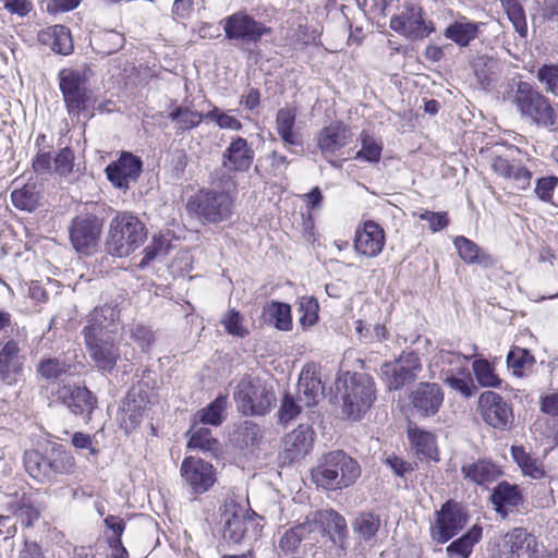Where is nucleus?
<instances>
[{
  "label": "nucleus",
  "instance_id": "obj_40",
  "mask_svg": "<svg viewBox=\"0 0 558 558\" xmlns=\"http://www.w3.org/2000/svg\"><path fill=\"white\" fill-rule=\"evenodd\" d=\"M474 74L482 87H489L499 76V64L497 60L481 56L473 62Z\"/></svg>",
  "mask_w": 558,
  "mask_h": 558
},
{
  "label": "nucleus",
  "instance_id": "obj_39",
  "mask_svg": "<svg viewBox=\"0 0 558 558\" xmlns=\"http://www.w3.org/2000/svg\"><path fill=\"white\" fill-rule=\"evenodd\" d=\"M51 482L59 475L71 474L75 470V461L71 453L61 448H52L48 453Z\"/></svg>",
  "mask_w": 558,
  "mask_h": 558
},
{
  "label": "nucleus",
  "instance_id": "obj_16",
  "mask_svg": "<svg viewBox=\"0 0 558 558\" xmlns=\"http://www.w3.org/2000/svg\"><path fill=\"white\" fill-rule=\"evenodd\" d=\"M478 411L489 426L504 430L510 427L513 413L510 404L495 391H484L478 398Z\"/></svg>",
  "mask_w": 558,
  "mask_h": 558
},
{
  "label": "nucleus",
  "instance_id": "obj_47",
  "mask_svg": "<svg viewBox=\"0 0 558 558\" xmlns=\"http://www.w3.org/2000/svg\"><path fill=\"white\" fill-rule=\"evenodd\" d=\"M269 322L279 330L288 331L292 328L291 307L286 303L272 302L266 307Z\"/></svg>",
  "mask_w": 558,
  "mask_h": 558
},
{
  "label": "nucleus",
  "instance_id": "obj_35",
  "mask_svg": "<svg viewBox=\"0 0 558 558\" xmlns=\"http://www.w3.org/2000/svg\"><path fill=\"white\" fill-rule=\"evenodd\" d=\"M24 466L29 476L37 482H51L48 454L34 450L27 451L24 454Z\"/></svg>",
  "mask_w": 558,
  "mask_h": 558
},
{
  "label": "nucleus",
  "instance_id": "obj_25",
  "mask_svg": "<svg viewBox=\"0 0 558 558\" xmlns=\"http://www.w3.org/2000/svg\"><path fill=\"white\" fill-rule=\"evenodd\" d=\"M58 399L75 415H86L89 417L97 405L96 398L86 387L63 386L58 391Z\"/></svg>",
  "mask_w": 558,
  "mask_h": 558
},
{
  "label": "nucleus",
  "instance_id": "obj_42",
  "mask_svg": "<svg viewBox=\"0 0 558 558\" xmlns=\"http://www.w3.org/2000/svg\"><path fill=\"white\" fill-rule=\"evenodd\" d=\"M190 449H198L217 457L221 452L220 442L211 436L208 428L201 427L192 432L187 442Z\"/></svg>",
  "mask_w": 558,
  "mask_h": 558
},
{
  "label": "nucleus",
  "instance_id": "obj_10",
  "mask_svg": "<svg viewBox=\"0 0 558 558\" xmlns=\"http://www.w3.org/2000/svg\"><path fill=\"white\" fill-rule=\"evenodd\" d=\"M234 400L244 415H263L271 409L276 398L262 379L248 377L238 384Z\"/></svg>",
  "mask_w": 558,
  "mask_h": 558
},
{
  "label": "nucleus",
  "instance_id": "obj_17",
  "mask_svg": "<svg viewBox=\"0 0 558 558\" xmlns=\"http://www.w3.org/2000/svg\"><path fill=\"white\" fill-rule=\"evenodd\" d=\"M538 544L525 529L515 527L507 532L499 547V558H535Z\"/></svg>",
  "mask_w": 558,
  "mask_h": 558
},
{
  "label": "nucleus",
  "instance_id": "obj_62",
  "mask_svg": "<svg viewBox=\"0 0 558 558\" xmlns=\"http://www.w3.org/2000/svg\"><path fill=\"white\" fill-rule=\"evenodd\" d=\"M417 216L421 220L428 222V227L433 232H438L449 225L447 214L444 211L434 213L429 210H424L417 214Z\"/></svg>",
  "mask_w": 558,
  "mask_h": 558
},
{
  "label": "nucleus",
  "instance_id": "obj_46",
  "mask_svg": "<svg viewBox=\"0 0 558 558\" xmlns=\"http://www.w3.org/2000/svg\"><path fill=\"white\" fill-rule=\"evenodd\" d=\"M534 363V356L527 350L519 347H513L507 355V365L517 377H522Z\"/></svg>",
  "mask_w": 558,
  "mask_h": 558
},
{
  "label": "nucleus",
  "instance_id": "obj_30",
  "mask_svg": "<svg viewBox=\"0 0 558 558\" xmlns=\"http://www.w3.org/2000/svg\"><path fill=\"white\" fill-rule=\"evenodd\" d=\"M465 480L477 484L487 485L495 482L501 474L499 468L487 460H478L462 466Z\"/></svg>",
  "mask_w": 558,
  "mask_h": 558
},
{
  "label": "nucleus",
  "instance_id": "obj_36",
  "mask_svg": "<svg viewBox=\"0 0 558 558\" xmlns=\"http://www.w3.org/2000/svg\"><path fill=\"white\" fill-rule=\"evenodd\" d=\"M227 396H218L207 407L197 411L196 418L204 425L219 426L227 418Z\"/></svg>",
  "mask_w": 558,
  "mask_h": 558
},
{
  "label": "nucleus",
  "instance_id": "obj_1",
  "mask_svg": "<svg viewBox=\"0 0 558 558\" xmlns=\"http://www.w3.org/2000/svg\"><path fill=\"white\" fill-rule=\"evenodd\" d=\"M117 311L109 305L96 307L88 316L83 329L86 349L95 366L102 372H111L123 355L131 360L133 354L122 352L116 340Z\"/></svg>",
  "mask_w": 558,
  "mask_h": 558
},
{
  "label": "nucleus",
  "instance_id": "obj_29",
  "mask_svg": "<svg viewBox=\"0 0 558 558\" xmlns=\"http://www.w3.org/2000/svg\"><path fill=\"white\" fill-rule=\"evenodd\" d=\"M38 40L59 54L68 56L73 51L70 31L63 25H52L41 29L38 33Z\"/></svg>",
  "mask_w": 558,
  "mask_h": 558
},
{
  "label": "nucleus",
  "instance_id": "obj_12",
  "mask_svg": "<svg viewBox=\"0 0 558 558\" xmlns=\"http://www.w3.org/2000/svg\"><path fill=\"white\" fill-rule=\"evenodd\" d=\"M102 231V221L94 215L75 217L70 227V240L76 252L85 255L94 253Z\"/></svg>",
  "mask_w": 558,
  "mask_h": 558
},
{
  "label": "nucleus",
  "instance_id": "obj_59",
  "mask_svg": "<svg viewBox=\"0 0 558 558\" xmlns=\"http://www.w3.org/2000/svg\"><path fill=\"white\" fill-rule=\"evenodd\" d=\"M558 185V178L555 175L543 177L536 180L534 193L536 196L546 203H550L554 190Z\"/></svg>",
  "mask_w": 558,
  "mask_h": 558
},
{
  "label": "nucleus",
  "instance_id": "obj_22",
  "mask_svg": "<svg viewBox=\"0 0 558 558\" xmlns=\"http://www.w3.org/2000/svg\"><path fill=\"white\" fill-rule=\"evenodd\" d=\"M353 134L348 125L333 122L323 128L317 136V147L325 157L333 156L352 141Z\"/></svg>",
  "mask_w": 558,
  "mask_h": 558
},
{
  "label": "nucleus",
  "instance_id": "obj_33",
  "mask_svg": "<svg viewBox=\"0 0 558 558\" xmlns=\"http://www.w3.org/2000/svg\"><path fill=\"white\" fill-rule=\"evenodd\" d=\"M478 28V23H473L465 16H461L452 24L447 26L444 35L446 38L454 41L457 45L465 47L470 44V41L477 37Z\"/></svg>",
  "mask_w": 558,
  "mask_h": 558
},
{
  "label": "nucleus",
  "instance_id": "obj_9",
  "mask_svg": "<svg viewBox=\"0 0 558 558\" xmlns=\"http://www.w3.org/2000/svg\"><path fill=\"white\" fill-rule=\"evenodd\" d=\"M233 208V199L227 192L201 191L192 196L186 204L190 214L207 223H219L227 220Z\"/></svg>",
  "mask_w": 558,
  "mask_h": 558
},
{
  "label": "nucleus",
  "instance_id": "obj_27",
  "mask_svg": "<svg viewBox=\"0 0 558 558\" xmlns=\"http://www.w3.org/2000/svg\"><path fill=\"white\" fill-rule=\"evenodd\" d=\"M23 369L17 342L9 340L0 350V379L7 385H14Z\"/></svg>",
  "mask_w": 558,
  "mask_h": 558
},
{
  "label": "nucleus",
  "instance_id": "obj_8",
  "mask_svg": "<svg viewBox=\"0 0 558 558\" xmlns=\"http://www.w3.org/2000/svg\"><path fill=\"white\" fill-rule=\"evenodd\" d=\"M375 400V383L363 373H355L344 380L342 395V415L357 421L372 407Z\"/></svg>",
  "mask_w": 558,
  "mask_h": 558
},
{
  "label": "nucleus",
  "instance_id": "obj_13",
  "mask_svg": "<svg viewBox=\"0 0 558 558\" xmlns=\"http://www.w3.org/2000/svg\"><path fill=\"white\" fill-rule=\"evenodd\" d=\"M183 483L195 495L208 492L217 481L211 463L196 457H185L180 466Z\"/></svg>",
  "mask_w": 558,
  "mask_h": 558
},
{
  "label": "nucleus",
  "instance_id": "obj_54",
  "mask_svg": "<svg viewBox=\"0 0 558 558\" xmlns=\"http://www.w3.org/2000/svg\"><path fill=\"white\" fill-rule=\"evenodd\" d=\"M205 120L214 122L222 130L240 131L243 128L241 121L234 116H231L230 111H223L218 107H213V109L205 114Z\"/></svg>",
  "mask_w": 558,
  "mask_h": 558
},
{
  "label": "nucleus",
  "instance_id": "obj_11",
  "mask_svg": "<svg viewBox=\"0 0 558 558\" xmlns=\"http://www.w3.org/2000/svg\"><path fill=\"white\" fill-rule=\"evenodd\" d=\"M468 513L456 501L445 502L440 510L436 511L435 520L430 524V537L438 544H445L458 535L468 523Z\"/></svg>",
  "mask_w": 558,
  "mask_h": 558
},
{
  "label": "nucleus",
  "instance_id": "obj_55",
  "mask_svg": "<svg viewBox=\"0 0 558 558\" xmlns=\"http://www.w3.org/2000/svg\"><path fill=\"white\" fill-rule=\"evenodd\" d=\"M9 511L25 526H31L39 518V511L25 496L22 497L19 504L11 505Z\"/></svg>",
  "mask_w": 558,
  "mask_h": 558
},
{
  "label": "nucleus",
  "instance_id": "obj_57",
  "mask_svg": "<svg viewBox=\"0 0 558 558\" xmlns=\"http://www.w3.org/2000/svg\"><path fill=\"white\" fill-rule=\"evenodd\" d=\"M122 412V425L125 429L134 428L143 420L141 405H138L135 400L130 401V396L128 397V402L123 407Z\"/></svg>",
  "mask_w": 558,
  "mask_h": 558
},
{
  "label": "nucleus",
  "instance_id": "obj_5",
  "mask_svg": "<svg viewBox=\"0 0 558 558\" xmlns=\"http://www.w3.org/2000/svg\"><path fill=\"white\" fill-rule=\"evenodd\" d=\"M361 475L359 463L342 450L326 453L313 470V481L326 489H343L356 482Z\"/></svg>",
  "mask_w": 558,
  "mask_h": 558
},
{
  "label": "nucleus",
  "instance_id": "obj_20",
  "mask_svg": "<svg viewBox=\"0 0 558 558\" xmlns=\"http://www.w3.org/2000/svg\"><path fill=\"white\" fill-rule=\"evenodd\" d=\"M254 149L241 136H232L222 153L221 163L229 172H246L254 161Z\"/></svg>",
  "mask_w": 558,
  "mask_h": 558
},
{
  "label": "nucleus",
  "instance_id": "obj_64",
  "mask_svg": "<svg viewBox=\"0 0 558 558\" xmlns=\"http://www.w3.org/2000/svg\"><path fill=\"white\" fill-rule=\"evenodd\" d=\"M301 412V405L290 396L286 395L279 410V420L287 423L296 417Z\"/></svg>",
  "mask_w": 558,
  "mask_h": 558
},
{
  "label": "nucleus",
  "instance_id": "obj_53",
  "mask_svg": "<svg viewBox=\"0 0 558 558\" xmlns=\"http://www.w3.org/2000/svg\"><path fill=\"white\" fill-rule=\"evenodd\" d=\"M70 365L56 357L43 359L37 365V372L46 380H54L66 374Z\"/></svg>",
  "mask_w": 558,
  "mask_h": 558
},
{
  "label": "nucleus",
  "instance_id": "obj_3",
  "mask_svg": "<svg viewBox=\"0 0 558 558\" xmlns=\"http://www.w3.org/2000/svg\"><path fill=\"white\" fill-rule=\"evenodd\" d=\"M92 71L88 68L63 69L59 73V86L71 117L90 119L95 113L96 97L87 87Z\"/></svg>",
  "mask_w": 558,
  "mask_h": 558
},
{
  "label": "nucleus",
  "instance_id": "obj_24",
  "mask_svg": "<svg viewBox=\"0 0 558 558\" xmlns=\"http://www.w3.org/2000/svg\"><path fill=\"white\" fill-rule=\"evenodd\" d=\"M314 430L307 424H300L286 435L283 450L286 459L290 462L304 458L313 447Z\"/></svg>",
  "mask_w": 558,
  "mask_h": 558
},
{
  "label": "nucleus",
  "instance_id": "obj_15",
  "mask_svg": "<svg viewBox=\"0 0 558 558\" xmlns=\"http://www.w3.org/2000/svg\"><path fill=\"white\" fill-rule=\"evenodd\" d=\"M421 369L418 356L412 351H404L397 361L384 364L381 374L388 388L397 390L416 379Z\"/></svg>",
  "mask_w": 558,
  "mask_h": 558
},
{
  "label": "nucleus",
  "instance_id": "obj_7",
  "mask_svg": "<svg viewBox=\"0 0 558 558\" xmlns=\"http://www.w3.org/2000/svg\"><path fill=\"white\" fill-rule=\"evenodd\" d=\"M147 238L144 223L133 214L118 213L109 223L107 251L116 257H126L134 253Z\"/></svg>",
  "mask_w": 558,
  "mask_h": 558
},
{
  "label": "nucleus",
  "instance_id": "obj_38",
  "mask_svg": "<svg viewBox=\"0 0 558 558\" xmlns=\"http://www.w3.org/2000/svg\"><path fill=\"white\" fill-rule=\"evenodd\" d=\"M310 522L317 524L316 534L328 532L342 533L347 529V522L344 518L333 509H325L317 511L310 518Z\"/></svg>",
  "mask_w": 558,
  "mask_h": 558
},
{
  "label": "nucleus",
  "instance_id": "obj_23",
  "mask_svg": "<svg viewBox=\"0 0 558 558\" xmlns=\"http://www.w3.org/2000/svg\"><path fill=\"white\" fill-rule=\"evenodd\" d=\"M385 233L383 228L374 222L366 221L357 229L354 240V248L366 257H376L384 248Z\"/></svg>",
  "mask_w": 558,
  "mask_h": 558
},
{
  "label": "nucleus",
  "instance_id": "obj_4",
  "mask_svg": "<svg viewBox=\"0 0 558 558\" xmlns=\"http://www.w3.org/2000/svg\"><path fill=\"white\" fill-rule=\"evenodd\" d=\"M533 160L515 146H499L492 153L490 169L517 192L531 189Z\"/></svg>",
  "mask_w": 558,
  "mask_h": 558
},
{
  "label": "nucleus",
  "instance_id": "obj_31",
  "mask_svg": "<svg viewBox=\"0 0 558 558\" xmlns=\"http://www.w3.org/2000/svg\"><path fill=\"white\" fill-rule=\"evenodd\" d=\"M317 524L310 522V517L305 522L298 524L284 532L279 541V548L286 554L293 553L304 539H313L316 534Z\"/></svg>",
  "mask_w": 558,
  "mask_h": 558
},
{
  "label": "nucleus",
  "instance_id": "obj_58",
  "mask_svg": "<svg viewBox=\"0 0 558 558\" xmlns=\"http://www.w3.org/2000/svg\"><path fill=\"white\" fill-rule=\"evenodd\" d=\"M454 246L465 263L473 264L477 262L480 247L474 242L464 236H457Z\"/></svg>",
  "mask_w": 558,
  "mask_h": 558
},
{
  "label": "nucleus",
  "instance_id": "obj_41",
  "mask_svg": "<svg viewBox=\"0 0 558 558\" xmlns=\"http://www.w3.org/2000/svg\"><path fill=\"white\" fill-rule=\"evenodd\" d=\"M409 438L417 453L423 454L425 458L437 460L438 450L435 436L432 433L412 428L409 430Z\"/></svg>",
  "mask_w": 558,
  "mask_h": 558
},
{
  "label": "nucleus",
  "instance_id": "obj_56",
  "mask_svg": "<svg viewBox=\"0 0 558 558\" xmlns=\"http://www.w3.org/2000/svg\"><path fill=\"white\" fill-rule=\"evenodd\" d=\"M243 322V316L234 308L229 310L220 320L229 335L239 338H244L248 335V329Z\"/></svg>",
  "mask_w": 558,
  "mask_h": 558
},
{
  "label": "nucleus",
  "instance_id": "obj_32",
  "mask_svg": "<svg viewBox=\"0 0 558 558\" xmlns=\"http://www.w3.org/2000/svg\"><path fill=\"white\" fill-rule=\"evenodd\" d=\"M482 526L474 524L458 539L450 543L446 548L448 558H469L475 544L482 538Z\"/></svg>",
  "mask_w": 558,
  "mask_h": 558
},
{
  "label": "nucleus",
  "instance_id": "obj_48",
  "mask_svg": "<svg viewBox=\"0 0 558 558\" xmlns=\"http://www.w3.org/2000/svg\"><path fill=\"white\" fill-rule=\"evenodd\" d=\"M361 149L356 151L354 159H362L368 162H377L380 159L383 146L367 131L360 134Z\"/></svg>",
  "mask_w": 558,
  "mask_h": 558
},
{
  "label": "nucleus",
  "instance_id": "obj_34",
  "mask_svg": "<svg viewBox=\"0 0 558 558\" xmlns=\"http://www.w3.org/2000/svg\"><path fill=\"white\" fill-rule=\"evenodd\" d=\"M511 454L524 476L541 480L546 476L544 463L538 458L531 456L521 446H512Z\"/></svg>",
  "mask_w": 558,
  "mask_h": 558
},
{
  "label": "nucleus",
  "instance_id": "obj_19",
  "mask_svg": "<svg viewBox=\"0 0 558 558\" xmlns=\"http://www.w3.org/2000/svg\"><path fill=\"white\" fill-rule=\"evenodd\" d=\"M142 171V161L130 153H123L121 157L106 168L107 179L113 186L128 190L135 182Z\"/></svg>",
  "mask_w": 558,
  "mask_h": 558
},
{
  "label": "nucleus",
  "instance_id": "obj_37",
  "mask_svg": "<svg viewBox=\"0 0 558 558\" xmlns=\"http://www.w3.org/2000/svg\"><path fill=\"white\" fill-rule=\"evenodd\" d=\"M522 500L521 493L517 485H512L506 481L499 483L493 490L492 501L498 513H505L504 507H515Z\"/></svg>",
  "mask_w": 558,
  "mask_h": 558
},
{
  "label": "nucleus",
  "instance_id": "obj_2",
  "mask_svg": "<svg viewBox=\"0 0 558 558\" xmlns=\"http://www.w3.org/2000/svg\"><path fill=\"white\" fill-rule=\"evenodd\" d=\"M507 98L522 119L550 132L558 130V111L550 100L530 83L518 82L515 88L508 92Z\"/></svg>",
  "mask_w": 558,
  "mask_h": 558
},
{
  "label": "nucleus",
  "instance_id": "obj_14",
  "mask_svg": "<svg viewBox=\"0 0 558 558\" xmlns=\"http://www.w3.org/2000/svg\"><path fill=\"white\" fill-rule=\"evenodd\" d=\"M223 31L229 40L244 44L257 43L270 28L255 21L244 12H235L222 20Z\"/></svg>",
  "mask_w": 558,
  "mask_h": 558
},
{
  "label": "nucleus",
  "instance_id": "obj_51",
  "mask_svg": "<svg viewBox=\"0 0 558 558\" xmlns=\"http://www.w3.org/2000/svg\"><path fill=\"white\" fill-rule=\"evenodd\" d=\"M252 523L243 514L233 513L225 522L223 537L234 543L240 542L246 532L247 524Z\"/></svg>",
  "mask_w": 558,
  "mask_h": 558
},
{
  "label": "nucleus",
  "instance_id": "obj_6",
  "mask_svg": "<svg viewBox=\"0 0 558 558\" xmlns=\"http://www.w3.org/2000/svg\"><path fill=\"white\" fill-rule=\"evenodd\" d=\"M468 355L453 351L439 350L429 363L430 372L438 373V377L450 389L464 398H471L476 392V386L469 371Z\"/></svg>",
  "mask_w": 558,
  "mask_h": 558
},
{
  "label": "nucleus",
  "instance_id": "obj_21",
  "mask_svg": "<svg viewBox=\"0 0 558 558\" xmlns=\"http://www.w3.org/2000/svg\"><path fill=\"white\" fill-rule=\"evenodd\" d=\"M389 27L396 33L410 39H421L429 35L432 28L423 19L422 9L410 8L390 19Z\"/></svg>",
  "mask_w": 558,
  "mask_h": 558
},
{
  "label": "nucleus",
  "instance_id": "obj_44",
  "mask_svg": "<svg viewBox=\"0 0 558 558\" xmlns=\"http://www.w3.org/2000/svg\"><path fill=\"white\" fill-rule=\"evenodd\" d=\"M169 119L177 123L178 131L184 132L198 126L205 119V114L190 107L179 106L169 113Z\"/></svg>",
  "mask_w": 558,
  "mask_h": 558
},
{
  "label": "nucleus",
  "instance_id": "obj_49",
  "mask_svg": "<svg viewBox=\"0 0 558 558\" xmlns=\"http://www.w3.org/2000/svg\"><path fill=\"white\" fill-rule=\"evenodd\" d=\"M508 15V19L512 23L514 29L521 35L525 36L527 32L525 12L520 3V0H500Z\"/></svg>",
  "mask_w": 558,
  "mask_h": 558
},
{
  "label": "nucleus",
  "instance_id": "obj_60",
  "mask_svg": "<svg viewBox=\"0 0 558 558\" xmlns=\"http://www.w3.org/2000/svg\"><path fill=\"white\" fill-rule=\"evenodd\" d=\"M266 162H269V169L266 170L268 175L282 178L286 175V170L289 160L286 156L278 154L276 150L264 157ZM263 159L259 160L262 162Z\"/></svg>",
  "mask_w": 558,
  "mask_h": 558
},
{
  "label": "nucleus",
  "instance_id": "obj_50",
  "mask_svg": "<svg viewBox=\"0 0 558 558\" xmlns=\"http://www.w3.org/2000/svg\"><path fill=\"white\" fill-rule=\"evenodd\" d=\"M472 367L476 380L482 387L497 388L501 385V380L495 374L493 366L487 360H475L472 364Z\"/></svg>",
  "mask_w": 558,
  "mask_h": 558
},
{
  "label": "nucleus",
  "instance_id": "obj_18",
  "mask_svg": "<svg viewBox=\"0 0 558 558\" xmlns=\"http://www.w3.org/2000/svg\"><path fill=\"white\" fill-rule=\"evenodd\" d=\"M442 402L444 391L435 383H421L411 393L412 408L422 417H430L437 414Z\"/></svg>",
  "mask_w": 558,
  "mask_h": 558
},
{
  "label": "nucleus",
  "instance_id": "obj_28",
  "mask_svg": "<svg viewBox=\"0 0 558 558\" xmlns=\"http://www.w3.org/2000/svg\"><path fill=\"white\" fill-rule=\"evenodd\" d=\"M296 122V108L286 106L278 110L276 116V130L284 147L293 151L292 147L301 146L302 140L296 131H294Z\"/></svg>",
  "mask_w": 558,
  "mask_h": 558
},
{
  "label": "nucleus",
  "instance_id": "obj_52",
  "mask_svg": "<svg viewBox=\"0 0 558 558\" xmlns=\"http://www.w3.org/2000/svg\"><path fill=\"white\" fill-rule=\"evenodd\" d=\"M535 77L546 93L558 97V64H543L538 68Z\"/></svg>",
  "mask_w": 558,
  "mask_h": 558
},
{
  "label": "nucleus",
  "instance_id": "obj_61",
  "mask_svg": "<svg viewBox=\"0 0 558 558\" xmlns=\"http://www.w3.org/2000/svg\"><path fill=\"white\" fill-rule=\"evenodd\" d=\"M74 166V154L65 147L54 157V170L60 175H68L72 172Z\"/></svg>",
  "mask_w": 558,
  "mask_h": 558
},
{
  "label": "nucleus",
  "instance_id": "obj_63",
  "mask_svg": "<svg viewBox=\"0 0 558 558\" xmlns=\"http://www.w3.org/2000/svg\"><path fill=\"white\" fill-rule=\"evenodd\" d=\"M0 2L5 11L19 17L28 15L34 9L31 0H0Z\"/></svg>",
  "mask_w": 558,
  "mask_h": 558
},
{
  "label": "nucleus",
  "instance_id": "obj_43",
  "mask_svg": "<svg viewBox=\"0 0 558 558\" xmlns=\"http://www.w3.org/2000/svg\"><path fill=\"white\" fill-rule=\"evenodd\" d=\"M380 526V518L373 512H361L352 522L353 532L364 541L373 538Z\"/></svg>",
  "mask_w": 558,
  "mask_h": 558
},
{
  "label": "nucleus",
  "instance_id": "obj_26",
  "mask_svg": "<svg viewBox=\"0 0 558 558\" xmlns=\"http://www.w3.org/2000/svg\"><path fill=\"white\" fill-rule=\"evenodd\" d=\"M324 397V386L317 372L306 366L302 369L298 383V400L305 407L316 405Z\"/></svg>",
  "mask_w": 558,
  "mask_h": 558
},
{
  "label": "nucleus",
  "instance_id": "obj_45",
  "mask_svg": "<svg viewBox=\"0 0 558 558\" xmlns=\"http://www.w3.org/2000/svg\"><path fill=\"white\" fill-rule=\"evenodd\" d=\"M11 201L16 208L33 211L39 201V190L35 183H27L23 187L12 191Z\"/></svg>",
  "mask_w": 558,
  "mask_h": 558
}]
</instances>
